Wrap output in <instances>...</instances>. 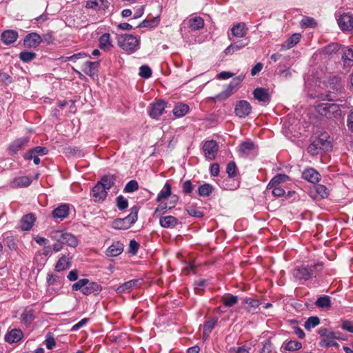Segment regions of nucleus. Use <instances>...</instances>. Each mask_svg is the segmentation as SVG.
I'll return each instance as SVG.
<instances>
[{"label": "nucleus", "instance_id": "obj_8", "mask_svg": "<svg viewBox=\"0 0 353 353\" xmlns=\"http://www.w3.org/2000/svg\"><path fill=\"white\" fill-rule=\"evenodd\" d=\"M252 108L250 103L245 100L239 101L234 108V113L240 119L245 118L252 112Z\"/></svg>", "mask_w": 353, "mask_h": 353}, {"label": "nucleus", "instance_id": "obj_16", "mask_svg": "<svg viewBox=\"0 0 353 353\" xmlns=\"http://www.w3.org/2000/svg\"><path fill=\"white\" fill-rule=\"evenodd\" d=\"M141 284V281L140 279H132L120 285L117 289V292L121 294L130 292V290L139 287Z\"/></svg>", "mask_w": 353, "mask_h": 353}, {"label": "nucleus", "instance_id": "obj_58", "mask_svg": "<svg viewBox=\"0 0 353 353\" xmlns=\"http://www.w3.org/2000/svg\"><path fill=\"white\" fill-rule=\"evenodd\" d=\"M193 190V185L190 180L185 181L182 184V192L185 194H190Z\"/></svg>", "mask_w": 353, "mask_h": 353}, {"label": "nucleus", "instance_id": "obj_2", "mask_svg": "<svg viewBox=\"0 0 353 353\" xmlns=\"http://www.w3.org/2000/svg\"><path fill=\"white\" fill-rule=\"evenodd\" d=\"M139 208L134 205L130 209L129 215L123 219H117L112 221V227L116 230H127L137 220Z\"/></svg>", "mask_w": 353, "mask_h": 353}, {"label": "nucleus", "instance_id": "obj_18", "mask_svg": "<svg viewBox=\"0 0 353 353\" xmlns=\"http://www.w3.org/2000/svg\"><path fill=\"white\" fill-rule=\"evenodd\" d=\"M41 37L37 33L28 34L23 40V44L27 48H35L41 43Z\"/></svg>", "mask_w": 353, "mask_h": 353}, {"label": "nucleus", "instance_id": "obj_15", "mask_svg": "<svg viewBox=\"0 0 353 353\" xmlns=\"http://www.w3.org/2000/svg\"><path fill=\"white\" fill-rule=\"evenodd\" d=\"M70 206L69 204L63 203L59 205L52 211V216L55 219L63 220L66 218L69 214Z\"/></svg>", "mask_w": 353, "mask_h": 353}, {"label": "nucleus", "instance_id": "obj_25", "mask_svg": "<svg viewBox=\"0 0 353 353\" xmlns=\"http://www.w3.org/2000/svg\"><path fill=\"white\" fill-rule=\"evenodd\" d=\"M217 321H218L217 318H212V319L207 321L206 322H205V323L203 325V339L204 340H206L209 337L212 330L216 325Z\"/></svg>", "mask_w": 353, "mask_h": 353}, {"label": "nucleus", "instance_id": "obj_22", "mask_svg": "<svg viewBox=\"0 0 353 353\" xmlns=\"http://www.w3.org/2000/svg\"><path fill=\"white\" fill-rule=\"evenodd\" d=\"M17 38L18 32L13 30H5L1 34V40L6 45L14 43Z\"/></svg>", "mask_w": 353, "mask_h": 353}, {"label": "nucleus", "instance_id": "obj_23", "mask_svg": "<svg viewBox=\"0 0 353 353\" xmlns=\"http://www.w3.org/2000/svg\"><path fill=\"white\" fill-rule=\"evenodd\" d=\"M35 221V216L33 214L30 213L24 215L21 220V228L22 230H30Z\"/></svg>", "mask_w": 353, "mask_h": 353}, {"label": "nucleus", "instance_id": "obj_62", "mask_svg": "<svg viewBox=\"0 0 353 353\" xmlns=\"http://www.w3.org/2000/svg\"><path fill=\"white\" fill-rule=\"evenodd\" d=\"M316 23L314 19L310 17H304L301 21V26L305 28L313 27Z\"/></svg>", "mask_w": 353, "mask_h": 353}, {"label": "nucleus", "instance_id": "obj_63", "mask_svg": "<svg viewBox=\"0 0 353 353\" xmlns=\"http://www.w3.org/2000/svg\"><path fill=\"white\" fill-rule=\"evenodd\" d=\"M237 88H236V84H234V82H231L228 86L227 87V88L223 90L225 93V94L228 95V97H230L232 94H233L236 90H237Z\"/></svg>", "mask_w": 353, "mask_h": 353}, {"label": "nucleus", "instance_id": "obj_54", "mask_svg": "<svg viewBox=\"0 0 353 353\" xmlns=\"http://www.w3.org/2000/svg\"><path fill=\"white\" fill-rule=\"evenodd\" d=\"M36 57L35 53L31 52H21L19 54V58L21 61L23 62H28L32 61L33 59H34Z\"/></svg>", "mask_w": 353, "mask_h": 353}, {"label": "nucleus", "instance_id": "obj_17", "mask_svg": "<svg viewBox=\"0 0 353 353\" xmlns=\"http://www.w3.org/2000/svg\"><path fill=\"white\" fill-rule=\"evenodd\" d=\"M99 65V61H85L83 66V71L85 74L94 78L97 75V68Z\"/></svg>", "mask_w": 353, "mask_h": 353}, {"label": "nucleus", "instance_id": "obj_55", "mask_svg": "<svg viewBox=\"0 0 353 353\" xmlns=\"http://www.w3.org/2000/svg\"><path fill=\"white\" fill-rule=\"evenodd\" d=\"M320 151L321 149L318 145V141H315V140L307 148V152L312 156L318 154Z\"/></svg>", "mask_w": 353, "mask_h": 353}, {"label": "nucleus", "instance_id": "obj_27", "mask_svg": "<svg viewBox=\"0 0 353 353\" xmlns=\"http://www.w3.org/2000/svg\"><path fill=\"white\" fill-rule=\"evenodd\" d=\"M23 337V332L18 329L12 330L6 336L5 340L9 343H17Z\"/></svg>", "mask_w": 353, "mask_h": 353}, {"label": "nucleus", "instance_id": "obj_46", "mask_svg": "<svg viewBox=\"0 0 353 353\" xmlns=\"http://www.w3.org/2000/svg\"><path fill=\"white\" fill-rule=\"evenodd\" d=\"M105 0H89L86 3V8L94 10L101 9L104 6Z\"/></svg>", "mask_w": 353, "mask_h": 353}, {"label": "nucleus", "instance_id": "obj_6", "mask_svg": "<svg viewBox=\"0 0 353 353\" xmlns=\"http://www.w3.org/2000/svg\"><path fill=\"white\" fill-rule=\"evenodd\" d=\"M63 278L48 273L46 292L52 297L58 295L62 289Z\"/></svg>", "mask_w": 353, "mask_h": 353}, {"label": "nucleus", "instance_id": "obj_39", "mask_svg": "<svg viewBox=\"0 0 353 353\" xmlns=\"http://www.w3.org/2000/svg\"><path fill=\"white\" fill-rule=\"evenodd\" d=\"M104 188L107 191L110 190L114 183V179L111 175H105L97 183Z\"/></svg>", "mask_w": 353, "mask_h": 353}, {"label": "nucleus", "instance_id": "obj_59", "mask_svg": "<svg viewBox=\"0 0 353 353\" xmlns=\"http://www.w3.org/2000/svg\"><path fill=\"white\" fill-rule=\"evenodd\" d=\"M320 345L322 347H332L338 345V343L335 341H333L332 339L327 336L321 340Z\"/></svg>", "mask_w": 353, "mask_h": 353}, {"label": "nucleus", "instance_id": "obj_13", "mask_svg": "<svg viewBox=\"0 0 353 353\" xmlns=\"http://www.w3.org/2000/svg\"><path fill=\"white\" fill-rule=\"evenodd\" d=\"M43 154H44V148L43 147L38 146L26 153L24 154V158L26 160L33 159L34 164L38 165L40 162L39 156Z\"/></svg>", "mask_w": 353, "mask_h": 353}, {"label": "nucleus", "instance_id": "obj_45", "mask_svg": "<svg viewBox=\"0 0 353 353\" xmlns=\"http://www.w3.org/2000/svg\"><path fill=\"white\" fill-rule=\"evenodd\" d=\"M302 344L296 341H290L287 343H285L282 347H283L285 350L288 351H296L299 350L301 348Z\"/></svg>", "mask_w": 353, "mask_h": 353}, {"label": "nucleus", "instance_id": "obj_10", "mask_svg": "<svg viewBox=\"0 0 353 353\" xmlns=\"http://www.w3.org/2000/svg\"><path fill=\"white\" fill-rule=\"evenodd\" d=\"M338 24L343 31L353 32V14L343 13L337 19Z\"/></svg>", "mask_w": 353, "mask_h": 353}, {"label": "nucleus", "instance_id": "obj_37", "mask_svg": "<svg viewBox=\"0 0 353 353\" xmlns=\"http://www.w3.org/2000/svg\"><path fill=\"white\" fill-rule=\"evenodd\" d=\"M70 266V261L68 257L63 255L57 261L55 268L58 272L63 271Z\"/></svg>", "mask_w": 353, "mask_h": 353}, {"label": "nucleus", "instance_id": "obj_31", "mask_svg": "<svg viewBox=\"0 0 353 353\" xmlns=\"http://www.w3.org/2000/svg\"><path fill=\"white\" fill-rule=\"evenodd\" d=\"M99 46L101 49L109 50L113 46L110 39V34L109 33H105L102 34L99 38Z\"/></svg>", "mask_w": 353, "mask_h": 353}, {"label": "nucleus", "instance_id": "obj_3", "mask_svg": "<svg viewBox=\"0 0 353 353\" xmlns=\"http://www.w3.org/2000/svg\"><path fill=\"white\" fill-rule=\"evenodd\" d=\"M117 41L118 46L129 54L136 52L139 48V41L132 34H120L118 36Z\"/></svg>", "mask_w": 353, "mask_h": 353}, {"label": "nucleus", "instance_id": "obj_35", "mask_svg": "<svg viewBox=\"0 0 353 353\" xmlns=\"http://www.w3.org/2000/svg\"><path fill=\"white\" fill-rule=\"evenodd\" d=\"M189 111V106L185 103H179L173 109V114L176 117L185 116Z\"/></svg>", "mask_w": 353, "mask_h": 353}, {"label": "nucleus", "instance_id": "obj_51", "mask_svg": "<svg viewBox=\"0 0 353 353\" xmlns=\"http://www.w3.org/2000/svg\"><path fill=\"white\" fill-rule=\"evenodd\" d=\"M139 188V184L137 181L131 180L130 181L124 188V192L130 193L136 191Z\"/></svg>", "mask_w": 353, "mask_h": 353}, {"label": "nucleus", "instance_id": "obj_21", "mask_svg": "<svg viewBox=\"0 0 353 353\" xmlns=\"http://www.w3.org/2000/svg\"><path fill=\"white\" fill-rule=\"evenodd\" d=\"M289 179V176L284 174H279L274 176L267 185V189L270 190L272 188L281 187L280 185L286 182Z\"/></svg>", "mask_w": 353, "mask_h": 353}, {"label": "nucleus", "instance_id": "obj_32", "mask_svg": "<svg viewBox=\"0 0 353 353\" xmlns=\"http://www.w3.org/2000/svg\"><path fill=\"white\" fill-rule=\"evenodd\" d=\"M243 303L246 305L245 310L249 312H252L255 310L261 304L258 299L252 298H245L243 301Z\"/></svg>", "mask_w": 353, "mask_h": 353}, {"label": "nucleus", "instance_id": "obj_7", "mask_svg": "<svg viewBox=\"0 0 353 353\" xmlns=\"http://www.w3.org/2000/svg\"><path fill=\"white\" fill-rule=\"evenodd\" d=\"M226 172L228 174V178L225 180L224 188L226 190H234L239 187L240 182L237 180L233 181L232 185H229L228 183L232 181L233 178L237 176L238 170L236 163L234 161H230L228 163L226 167Z\"/></svg>", "mask_w": 353, "mask_h": 353}, {"label": "nucleus", "instance_id": "obj_38", "mask_svg": "<svg viewBox=\"0 0 353 353\" xmlns=\"http://www.w3.org/2000/svg\"><path fill=\"white\" fill-rule=\"evenodd\" d=\"M160 17L159 16L149 19L143 20L137 27L138 28H154L159 25Z\"/></svg>", "mask_w": 353, "mask_h": 353}, {"label": "nucleus", "instance_id": "obj_47", "mask_svg": "<svg viewBox=\"0 0 353 353\" xmlns=\"http://www.w3.org/2000/svg\"><path fill=\"white\" fill-rule=\"evenodd\" d=\"M88 284V279H82L79 280L77 282L74 283L72 286V289L73 291H78L81 290V292L83 293V290L85 288V285Z\"/></svg>", "mask_w": 353, "mask_h": 353}, {"label": "nucleus", "instance_id": "obj_19", "mask_svg": "<svg viewBox=\"0 0 353 353\" xmlns=\"http://www.w3.org/2000/svg\"><path fill=\"white\" fill-rule=\"evenodd\" d=\"M179 223L178 219L171 215L161 216L159 219V224L165 228H173Z\"/></svg>", "mask_w": 353, "mask_h": 353}, {"label": "nucleus", "instance_id": "obj_48", "mask_svg": "<svg viewBox=\"0 0 353 353\" xmlns=\"http://www.w3.org/2000/svg\"><path fill=\"white\" fill-rule=\"evenodd\" d=\"M316 192L323 199L327 198L329 195L328 189L323 185H317L314 187Z\"/></svg>", "mask_w": 353, "mask_h": 353}, {"label": "nucleus", "instance_id": "obj_33", "mask_svg": "<svg viewBox=\"0 0 353 353\" xmlns=\"http://www.w3.org/2000/svg\"><path fill=\"white\" fill-rule=\"evenodd\" d=\"M188 23L191 30L194 31L199 30L204 26V21L200 17H195L190 19Z\"/></svg>", "mask_w": 353, "mask_h": 353}, {"label": "nucleus", "instance_id": "obj_50", "mask_svg": "<svg viewBox=\"0 0 353 353\" xmlns=\"http://www.w3.org/2000/svg\"><path fill=\"white\" fill-rule=\"evenodd\" d=\"M56 346V341L52 333L49 332L46 335V347L52 350Z\"/></svg>", "mask_w": 353, "mask_h": 353}, {"label": "nucleus", "instance_id": "obj_64", "mask_svg": "<svg viewBox=\"0 0 353 353\" xmlns=\"http://www.w3.org/2000/svg\"><path fill=\"white\" fill-rule=\"evenodd\" d=\"M139 248V244L135 240L132 239L130 241L129 252L131 254H135L137 252Z\"/></svg>", "mask_w": 353, "mask_h": 353}, {"label": "nucleus", "instance_id": "obj_24", "mask_svg": "<svg viewBox=\"0 0 353 353\" xmlns=\"http://www.w3.org/2000/svg\"><path fill=\"white\" fill-rule=\"evenodd\" d=\"M254 99L261 102L268 103L270 101V94L268 90L263 88H257L253 92Z\"/></svg>", "mask_w": 353, "mask_h": 353}, {"label": "nucleus", "instance_id": "obj_42", "mask_svg": "<svg viewBox=\"0 0 353 353\" xmlns=\"http://www.w3.org/2000/svg\"><path fill=\"white\" fill-rule=\"evenodd\" d=\"M315 141H318V145L323 151H328L332 148L330 141L327 140L326 136L319 137L315 139Z\"/></svg>", "mask_w": 353, "mask_h": 353}, {"label": "nucleus", "instance_id": "obj_43", "mask_svg": "<svg viewBox=\"0 0 353 353\" xmlns=\"http://www.w3.org/2000/svg\"><path fill=\"white\" fill-rule=\"evenodd\" d=\"M320 323V319L318 316L309 317L304 323L305 330L310 331L311 329L316 327Z\"/></svg>", "mask_w": 353, "mask_h": 353}, {"label": "nucleus", "instance_id": "obj_44", "mask_svg": "<svg viewBox=\"0 0 353 353\" xmlns=\"http://www.w3.org/2000/svg\"><path fill=\"white\" fill-rule=\"evenodd\" d=\"M213 190V187L209 183H204L199 187L198 194L201 196H208Z\"/></svg>", "mask_w": 353, "mask_h": 353}, {"label": "nucleus", "instance_id": "obj_52", "mask_svg": "<svg viewBox=\"0 0 353 353\" xmlns=\"http://www.w3.org/2000/svg\"><path fill=\"white\" fill-rule=\"evenodd\" d=\"M28 141V139L23 138V139H19L16 140L10 147V148L12 151H17L19 150L21 146L24 144H26Z\"/></svg>", "mask_w": 353, "mask_h": 353}, {"label": "nucleus", "instance_id": "obj_20", "mask_svg": "<svg viewBox=\"0 0 353 353\" xmlns=\"http://www.w3.org/2000/svg\"><path fill=\"white\" fill-rule=\"evenodd\" d=\"M123 251V245L119 241L112 243L106 250V255L108 256H117Z\"/></svg>", "mask_w": 353, "mask_h": 353}, {"label": "nucleus", "instance_id": "obj_5", "mask_svg": "<svg viewBox=\"0 0 353 353\" xmlns=\"http://www.w3.org/2000/svg\"><path fill=\"white\" fill-rule=\"evenodd\" d=\"M317 265H302L299 267L296 268L293 270V276L299 280L301 283L310 280L313 276Z\"/></svg>", "mask_w": 353, "mask_h": 353}, {"label": "nucleus", "instance_id": "obj_53", "mask_svg": "<svg viewBox=\"0 0 353 353\" xmlns=\"http://www.w3.org/2000/svg\"><path fill=\"white\" fill-rule=\"evenodd\" d=\"M117 206L121 210H125L128 206V200L122 195L117 197Z\"/></svg>", "mask_w": 353, "mask_h": 353}, {"label": "nucleus", "instance_id": "obj_49", "mask_svg": "<svg viewBox=\"0 0 353 353\" xmlns=\"http://www.w3.org/2000/svg\"><path fill=\"white\" fill-rule=\"evenodd\" d=\"M301 38V35L299 33L293 34L288 39V48H290L296 45Z\"/></svg>", "mask_w": 353, "mask_h": 353}, {"label": "nucleus", "instance_id": "obj_12", "mask_svg": "<svg viewBox=\"0 0 353 353\" xmlns=\"http://www.w3.org/2000/svg\"><path fill=\"white\" fill-rule=\"evenodd\" d=\"M165 107L166 103L164 101H157L151 105L150 116L153 119H158L163 114Z\"/></svg>", "mask_w": 353, "mask_h": 353}, {"label": "nucleus", "instance_id": "obj_14", "mask_svg": "<svg viewBox=\"0 0 353 353\" xmlns=\"http://www.w3.org/2000/svg\"><path fill=\"white\" fill-rule=\"evenodd\" d=\"M302 177L307 181L316 183L320 181V174L314 168L305 169L302 173Z\"/></svg>", "mask_w": 353, "mask_h": 353}, {"label": "nucleus", "instance_id": "obj_11", "mask_svg": "<svg viewBox=\"0 0 353 353\" xmlns=\"http://www.w3.org/2000/svg\"><path fill=\"white\" fill-rule=\"evenodd\" d=\"M108 194L107 190L97 183L92 188V196L95 202H102L105 200Z\"/></svg>", "mask_w": 353, "mask_h": 353}, {"label": "nucleus", "instance_id": "obj_41", "mask_svg": "<svg viewBox=\"0 0 353 353\" xmlns=\"http://www.w3.org/2000/svg\"><path fill=\"white\" fill-rule=\"evenodd\" d=\"M221 300L225 307H232L237 303L239 299L236 295L228 294L223 296Z\"/></svg>", "mask_w": 353, "mask_h": 353}, {"label": "nucleus", "instance_id": "obj_56", "mask_svg": "<svg viewBox=\"0 0 353 353\" xmlns=\"http://www.w3.org/2000/svg\"><path fill=\"white\" fill-rule=\"evenodd\" d=\"M139 75L145 79H148L152 75V70L148 65H141L139 68Z\"/></svg>", "mask_w": 353, "mask_h": 353}, {"label": "nucleus", "instance_id": "obj_4", "mask_svg": "<svg viewBox=\"0 0 353 353\" xmlns=\"http://www.w3.org/2000/svg\"><path fill=\"white\" fill-rule=\"evenodd\" d=\"M50 238L55 241H61L70 247L76 248L78 245L77 237L71 233L64 232L61 230H52L49 234Z\"/></svg>", "mask_w": 353, "mask_h": 353}, {"label": "nucleus", "instance_id": "obj_40", "mask_svg": "<svg viewBox=\"0 0 353 353\" xmlns=\"http://www.w3.org/2000/svg\"><path fill=\"white\" fill-rule=\"evenodd\" d=\"M248 42L238 41L230 44L224 51L225 54H232L248 45Z\"/></svg>", "mask_w": 353, "mask_h": 353}, {"label": "nucleus", "instance_id": "obj_26", "mask_svg": "<svg viewBox=\"0 0 353 353\" xmlns=\"http://www.w3.org/2000/svg\"><path fill=\"white\" fill-rule=\"evenodd\" d=\"M102 290V287L100 284L96 282H89L88 284L85 285L83 290V294L85 295H89L91 294H98Z\"/></svg>", "mask_w": 353, "mask_h": 353}, {"label": "nucleus", "instance_id": "obj_34", "mask_svg": "<svg viewBox=\"0 0 353 353\" xmlns=\"http://www.w3.org/2000/svg\"><path fill=\"white\" fill-rule=\"evenodd\" d=\"M172 194V188L171 185L166 182L164 185L163 188L160 191L157 197V201L161 202L163 199H165L171 196Z\"/></svg>", "mask_w": 353, "mask_h": 353}, {"label": "nucleus", "instance_id": "obj_30", "mask_svg": "<svg viewBox=\"0 0 353 353\" xmlns=\"http://www.w3.org/2000/svg\"><path fill=\"white\" fill-rule=\"evenodd\" d=\"M31 182L32 181L28 176H19L14 179L12 182V186L16 188L28 187L31 183Z\"/></svg>", "mask_w": 353, "mask_h": 353}, {"label": "nucleus", "instance_id": "obj_29", "mask_svg": "<svg viewBox=\"0 0 353 353\" xmlns=\"http://www.w3.org/2000/svg\"><path fill=\"white\" fill-rule=\"evenodd\" d=\"M232 34L236 37H243L248 31L244 23H239L234 25L232 29Z\"/></svg>", "mask_w": 353, "mask_h": 353}, {"label": "nucleus", "instance_id": "obj_36", "mask_svg": "<svg viewBox=\"0 0 353 353\" xmlns=\"http://www.w3.org/2000/svg\"><path fill=\"white\" fill-rule=\"evenodd\" d=\"M316 305L322 309H330L331 307V299L329 296H322L317 299Z\"/></svg>", "mask_w": 353, "mask_h": 353}, {"label": "nucleus", "instance_id": "obj_57", "mask_svg": "<svg viewBox=\"0 0 353 353\" xmlns=\"http://www.w3.org/2000/svg\"><path fill=\"white\" fill-rule=\"evenodd\" d=\"M342 59L344 61H353V46L344 50Z\"/></svg>", "mask_w": 353, "mask_h": 353}, {"label": "nucleus", "instance_id": "obj_9", "mask_svg": "<svg viewBox=\"0 0 353 353\" xmlns=\"http://www.w3.org/2000/svg\"><path fill=\"white\" fill-rule=\"evenodd\" d=\"M203 151L207 159H214L218 151L217 143L214 140L206 141L203 146Z\"/></svg>", "mask_w": 353, "mask_h": 353}, {"label": "nucleus", "instance_id": "obj_1", "mask_svg": "<svg viewBox=\"0 0 353 353\" xmlns=\"http://www.w3.org/2000/svg\"><path fill=\"white\" fill-rule=\"evenodd\" d=\"M316 110L320 115L330 119H339L342 116L339 105L336 103H322L316 106Z\"/></svg>", "mask_w": 353, "mask_h": 353}, {"label": "nucleus", "instance_id": "obj_60", "mask_svg": "<svg viewBox=\"0 0 353 353\" xmlns=\"http://www.w3.org/2000/svg\"><path fill=\"white\" fill-rule=\"evenodd\" d=\"M187 211L188 213L192 216L202 217L203 216V213L201 211L199 210L193 206L189 207Z\"/></svg>", "mask_w": 353, "mask_h": 353}, {"label": "nucleus", "instance_id": "obj_28", "mask_svg": "<svg viewBox=\"0 0 353 353\" xmlns=\"http://www.w3.org/2000/svg\"><path fill=\"white\" fill-rule=\"evenodd\" d=\"M255 149L253 142L245 141L242 143L239 146V152L243 157H248Z\"/></svg>", "mask_w": 353, "mask_h": 353}, {"label": "nucleus", "instance_id": "obj_61", "mask_svg": "<svg viewBox=\"0 0 353 353\" xmlns=\"http://www.w3.org/2000/svg\"><path fill=\"white\" fill-rule=\"evenodd\" d=\"M205 280H200L194 283V291L195 293L200 294L205 286Z\"/></svg>", "mask_w": 353, "mask_h": 353}]
</instances>
